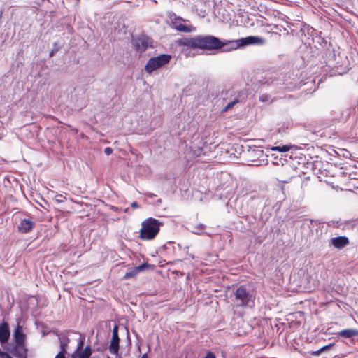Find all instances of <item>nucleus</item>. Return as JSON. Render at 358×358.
<instances>
[{
  "label": "nucleus",
  "mask_w": 358,
  "mask_h": 358,
  "mask_svg": "<svg viewBox=\"0 0 358 358\" xmlns=\"http://www.w3.org/2000/svg\"><path fill=\"white\" fill-rule=\"evenodd\" d=\"M10 336L9 327L7 322L3 321L0 324V343L7 342Z\"/></svg>",
  "instance_id": "nucleus-11"
},
{
  "label": "nucleus",
  "mask_w": 358,
  "mask_h": 358,
  "mask_svg": "<svg viewBox=\"0 0 358 358\" xmlns=\"http://www.w3.org/2000/svg\"><path fill=\"white\" fill-rule=\"evenodd\" d=\"M104 152L106 155H110L113 153V149L110 147H107L104 149Z\"/></svg>",
  "instance_id": "nucleus-24"
},
{
  "label": "nucleus",
  "mask_w": 358,
  "mask_h": 358,
  "mask_svg": "<svg viewBox=\"0 0 358 358\" xmlns=\"http://www.w3.org/2000/svg\"><path fill=\"white\" fill-rule=\"evenodd\" d=\"M149 266H150V265L148 264H143L136 268L140 272V271H144L146 268H148Z\"/></svg>",
  "instance_id": "nucleus-23"
},
{
  "label": "nucleus",
  "mask_w": 358,
  "mask_h": 358,
  "mask_svg": "<svg viewBox=\"0 0 358 358\" xmlns=\"http://www.w3.org/2000/svg\"><path fill=\"white\" fill-rule=\"evenodd\" d=\"M0 358H12L8 354L0 352Z\"/></svg>",
  "instance_id": "nucleus-26"
},
{
  "label": "nucleus",
  "mask_w": 358,
  "mask_h": 358,
  "mask_svg": "<svg viewBox=\"0 0 358 358\" xmlns=\"http://www.w3.org/2000/svg\"><path fill=\"white\" fill-rule=\"evenodd\" d=\"M56 201L57 202H62L63 201V196L62 194L57 195Z\"/></svg>",
  "instance_id": "nucleus-30"
},
{
  "label": "nucleus",
  "mask_w": 358,
  "mask_h": 358,
  "mask_svg": "<svg viewBox=\"0 0 358 358\" xmlns=\"http://www.w3.org/2000/svg\"><path fill=\"white\" fill-rule=\"evenodd\" d=\"M320 354H321V352H320V349L310 352V355H313V356H319Z\"/></svg>",
  "instance_id": "nucleus-28"
},
{
  "label": "nucleus",
  "mask_w": 358,
  "mask_h": 358,
  "mask_svg": "<svg viewBox=\"0 0 358 358\" xmlns=\"http://www.w3.org/2000/svg\"><path fill=\"white\" fill-rule=\"evenodd\" d=\"M290 148V146H288V145H283V146H276V147H273L272 148V150H277V151H279V152H287L289 150Z\"/></svg>",
  "instance_id": "nucleus-20"
},
{
  "label": "nucleus",
  "mask_w": 358,
  "mask_h": 358,
  "mask_svg": "<svg viewBox=\"0 0 358 358\" xmlns=\"http://www.w3.org/2000/svg\"><path fill=\"white\" fill-rule=\"evenodd\" d=\"M204 358H215V355L212 352H208Z\"/></svg>",
  "instance_id": "nucleus-27"
},
{
  "label": "nucleus",
  "mask_w": 358,
  "mask_h": 358,
  "mask_svg": "<svg viewBox=\"0 0 358 358\" xmlns=\"http://www.w3.org/2000/svg\"><path fill=\"white\" fill-rule=\"evenodd\" d=\"M233 301L236 306L243 307L250 306V303H253L254 296L246 286L241 285L236 289Z\"/></svg>",
  "instance_id": "nucleus-3"
},
{
  "label": "nucleus",
  "mask_w": 358,
  "mask_h": 358,
  "mask_svg": "<svg viewBox=\"0 0 358 358\" xmlns=\"http://www.w3.org/2000/svg\"><path fill=\"white\" fill-rule=\"evenodd\" d=\"M327 63L329 66L336 69L337 73L340 75L347 73L350 69L347 57H342L340 55L336 57L334 52L329 53Z\"/></svg>",
  "instance_id": "nucleus-4"
},
{
  "label": "nucleus",
  "mask_w": 358,
  "mask_h": 358,
  "mask_svg": "<svg viewBox=\"0 0 358 358\" xmlns=\"http://www.w3.org/2000/svg\"><path fill=\"white\" fill-rule=\"evenodd\" d=\"M92 355L91 348L86 346L82 352H74L70 358H90Z\"/></svg>",
  "instance_id": "nucleus-16"
},
{
  "label": "nucleus",
  "mask_w": 358,
  "mask_h": 358,
  "mask_svg": "<svg viewBox=\"0 0 358 358\" xmlns=\"http://www.w3.org/2000/svg\"><path fill=\"white\" fill-rule=\"evenodd\" d=\"M254 151H255L256 155L258 156L263 154V151L261 150H254Z\"/></svg>",
  "instance_id": "nucleus-32"
},
{
  "label": "nucleus",
  "mask_w": 358,
  "mask_h": 358,
  "mask_svg": "<svg viewBox=\"0 0 358 358\" xmlns=\"http://www.w3.org/2000/svg\"><path fill=\"white\" fill-rule=\"evenodd\" d=\"M131 206L133 208H139V205H138V203L136 201L132 202L131 203Z\"/></svg>",
  "instance_id": "nucleus-31"
},
{
  "label": "nucleus",
  "mask_w": 358,
  "mask_h": 358,
  "mask_svg": "<svg viewBox=\"0 0 358 358\" xmlns=\"http://www.w3.org/2000/svg\"><path fill=\"white\" fill-rule=\"evenodd\" d=\"M171 56L166 54H162L157 57H154L148 59L145 70L148 73H152L155 70L163 66L164 64L169 62Z\"/></svg>",
  "instance_id": "nucleus-5"
},
{
  "label": "nucleus",
  "mask_w": 358,
  "mask_h": 358,
  "mask_svg": "<svg viewBox=\"0 0 358 358\" xmlns=\"http://www.w3.org/2000/svg\"><path fill=\"white\" fill-rule=\"evenodd\" d=\"M228 94H229L231 96V100L222 108V113H225L231 110L236 103L243 102L246 99V94L243 92L229 91L226 93V95Z\"/></svg>",
  "instance_id": "nucleus-7"
},
{
  "label": "nucleus",
  "mask_w": 358,
  "mask_h": 358,
  "mask_svg": "<svg viewBox=\"0 0 358 358\" xmlns=\"http://www.w3.org/2000/svg\"><path fill=\"white\" fill-rule=\"evenodd\" d=\"M206 226L203 224H197L192 227L191 231L195 234H201L205 229Z\"/></svg>",
  "instance_id": "nucleus-18"
},
{
  "label": "nucleus",
  "mask_w": 358,
  "mask_h": 358,
  "mask_svg": "<svg viewBox=\"0 0 358 358\" xmlns=\"http://www.w3.org/2000/svg\"><path fill=\"white\" fill-rule=\"evenodd\" d=\"M34 227V222L31 219H22L17 228L18 231L23 234L29 232Z\"/></svg>",
  "instance_id": "nucleus-9"
},
{
  "label": "nucleus",
  "mask_w": 358,
  "mask_h": 358,
  "mask_svg": "<svg viewBox=\"0 0 358 358\" xmlns=\"http://www.w3.org/2000/svg\"><path fill=\"white\" fill-rule=\"evenodd\" d=\"M27 350L24 344H16L13 349L14 355L17 358H26Z\"/></svg>",
  "instance_id": "nucleus-15"
},
{
  "label": "nucleus",
  "mask_w": 358,
  "mask_h": 358,
  "mask_svg": "<svg viewBox=\"0 0 358 358\" xmlns=\"http://www.w3.org/2000/svg\"><path fill=\"white\" fill-rule=\"evenodd\" d=\"M139 273V271L136 269V268H134L132 271H129V272H127L124 275V278L125 279H129V278H134L135 277L138 273Z\"/></svg>",
  "instance_id": "nucleus-19"
},
{
  "label": "nucleus",
  "mask_w": 358,
  "mask_h": 358,
  "mask_svg": "<svg viewBox=\"0 0 358 358\" xmlns=\"http://www.w3.org/2000/svg\"><path fill=\"white\" fill-rule=\"evenodd\" d=\"M161 223L155 218H148L142 222L140 238L143 240L154 238L159 231Z\"/></svg>",
  "instance_id": "nucleus-2"
},
{
  "label": "nucleus",
  "mask_w": 358,
  "mask_h": 358,
  "mask_svg": "<svg viewBox=\"0 0 358 358\" xmlns=\"http://www.w3.org/2000/svg\"><path fill=\"white\" fill-rule=\"evenodd\" d=\"M54 54H55V51L54 50L51 51L50 52V57H52L54 55Z\"/></svg>",
  "instance_id": "nucleus-34"
},
{
  "label": "nucleus",
  "mask_w": 358,
  "mask_h": 358,
  "mask_svg": "<svg viewBox=\"0 0 358 358\" xmlns=\"http://www.w3.org/2000/svg\"><path fill=\"white\" fill-rule=\"evenodd\" d=\"M59 340H60V351L55 356V358H65V355L66 354V347L68 345L69 339L66 338V340H64V339L59 338Z\"/></svg>",
  "instance_id": "nucleus-17"
},
{
  "label": "nucleus",
  "mask_w": 358,
  "mask_h": 358,
  "mask_svg": "<svg viewBox=\"0 0 358 358\" xmlns=\"http://www.w3.org/2000/svg\"><path fill=\"white\" fill-rule=\"evenodd\" d=\"M135 50L141 53L145 52L149 46V38L146 36L139 37L133 41Z\"/></svg>",
  "instance_id": "nucleus-8"
},
{
  "label": "nucleus",
  "mask_w": 358,
  "mask_h": 358,
  "mask_svg": "<svg viewBox=\"0 0 358 358\" xmlns=\"http://www.w3.org/2000/svg\"><path fill=\"white\" fill-rule=\"evenodd\" d=\"M331 244L337 249H341L349 244V240L345 236H337L331 239Z\"/></svg>",
  "instance_id": "nucleus-10"
},
{
  "label": "nucleus",
  "mask_w": 358,
  "mask_h": 358,
  "mask_svg": "<svg viewBox=\"0 0 358 358\" xmlns=\"http://www.w3.org/2000/svg\"><path fill=\"white\" fill-rule=\"evenodd\" d=\"M113 336H119L118 335V327L115 325L113 329Z\"/></svg>",
  "instance_id": "nucleus-25"
},
{
  "label": "nucleus",
  "mask_w": 358,
  "mask_h": 358,
  "mask_svg": "<svg viewBox=\"0 0 358 358\" xmlns=\"http://www.w3.org/2000/svg\"><path fill=\"white\" fill-rule=\"evenodd\" d=\"M334 345V343H330L329 345H324V346L322 347V348L320 349V350L321 353H322V352H324V351H326V350H327L331 349Z\"/></svg>",
  "instance_id": "nucleus-22"
},
{
  "label": "nucleus",
  "mask_w": 358,
  "mask_h": 358,
  "mask_svg": "<svg viewBox=\"0 0 358 358\" xmlns=\"http://www.w3.org/2000/svg\"><path fill=\"white\" fill-rule=\"evenodd\" d=\"M228 99H229L228 96L224 97V100H227Z\"/></svg>",
  "instance_id": "nucleus-35"
},
{
  "label": "nucleus",
  "mask_w": 358,
  "mask_h": 358,
  "mask_svg": "<svg viewBox=\"0 0 358 358\" xmlns=\"http://www.w3.org/2000/svg\"><path fill=\"white\" fill-rule=\"evenodd\" d=\"M266 40L258 36H249L237 40H221L212 35H197L194 37H185L178 41L181 47L192 50H214L223 48L222 51L229 52L249 45H262Z\"/></svg>",
  "instance_id": "nucleus-1"
},
{
  "label": "nucleus",
  "mask_w": 358,
  "mask_h": 358,
  "mask_svg": "<svg viewBox=\"0 0 358 358\" xmlns=\"http://www.w3.org/2000/svg\"><path fill=\"white\" fill-rule=\"evenodd\" d=\"M13 337L16 344H24L25 335L23 333V329L21 326H17L13 334Z\"/></svg>",
  "instance_id": "nucleus-14"
},
{
  "label": "nucleus",
  "mask_w": 358,
  "mask_h": 358,
  "mask_svg": "<svg viewBox=\"0 0 358 358\" xmlns=\"http://www.w3.org/2000/svg\"><path fill=\"white\" fill-rule=\"evenodd\" d=\"M259 100L262 102L266 101L268 100L267 95H262L259 96Z\"/></svg>",
  "instance_id": "nucleus-29"
},
{
  "label": "nucleus",
  "mask_w": 358,
  "mask_h": 358,
  "mask_svg": "<svg viewBox=\"0 0 358 358\" xmlns=\"http://www.w3.org/2000/svg\"><path fill=\"white\" fill-rule=\"evenodd\" d=\"M108 358H109V357H108Z\"/></svg>",
  "instance_id": "nucleus-36"
},
{
  "label": "nucleus",
  "mask_w": 358,
  "mask_h": 358,
  "mask_svg": "<svg viewBox=\"0 0 358 358\" xmlns=\"http://www.w3.org/2000/svg\"><path fill=\"white\" fill-rule=\"evenodd\" d=\"M83 344H84V339H80L78 341V343L77 349L75 352H80L83 348Z\"/></svg>",
  "instance_id": "nucleus-21"
},
{
  "label": "nucleus",
  "mask_w": 358,
  "mask_h": 358,
  "mask_svg": "<svg viewBox=\"0 0 358 358\" xmlns=\"http://www.w3.org/2000/svg\"><path fill=\"white\" fill-rule=\"evenodd\" d=\"M141 358H148V355L147 353H145L142 355Z\"/></svg>",
  "instance_id": "nucleus-33"
},
{
  "label": "nucleus",
  "mask_w": 358,
  "mask_h": 358,
  "mask_svg": "<svg viewBox=\"0 0 358 358\" xmlns=\"http://www.w3.org/2000/svg\"><path fill=\"white\" fill-rule=\"evenodd\" d=\"M337 335L345 338H350L354 341V337L358 336V329H345L337 333Z\"/></svg>",
  "instance_id": "nucleus-12"
},
{
  "label": "nucleus",
  "mask_w": 358,
  "mask_h": 358,
  "mask_svg": "<svg viewBox=\"0 0 358 358\" xmlns=\"http://www.w3.org/2000/svg\"><path fill=\"white\" fill-rule=\"evenodd\" d=\"M171 27L180 32L190 33L195 31V27L191 24H185L187 22L180 17H177L176 15L170 16Z\"/></svg>",
  "instance_id": "nucleus-6"
},
{
  "label": "nucleus",
  "mask_w": 358,
  "mask_h": 358,
  "mask_svg": "<svg viewBox=\"0 0 358 358\" xmlns=\"http://www.w3.org/2000/svg\"><path fill=\"white\" fill-rule=\"evenodd\" d=\"M120 338L119 336H112V339L110 341V344L109 345L108 350L110 352L114 355H117L120 348Z\"/></svg>",
  "instance_id": "nucleus-13"
}]
</instances>
